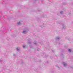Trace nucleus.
I'll return each instance as SVG.
<instances>
[{
	"label": "nucleus",
	"mask_w": 73,
	"mask_h": 73,
	"mask_svg": "<svg viewBox=\"0 0 73 73\" xmlns=\"http://www.w3.org/2000/svg\"><path fill=\"white\" fill-rule=\"evenodd\" d=\"M58 68H59V67H58Z\"/></svg>",
	"instance_id": "13"
},
{
	"label": "nucleus",
	"mask_w": 73,
	"mask_h": 73,
	"mask_svg": "<svg viewBox=\"0 0 73 73\" xmlns=\"http://www.w3.org/2000/svg\"><path fill=\"white\" fill-rule=\"evenodd\" d=\"M68 51H69V52H71V50L70 49H69L68 50Z\"/></svg>",
	"instance_id": "7"
},
{
	"label": "nucleus",
	"mask_w": 73,
	"mask_h": 73,
	"mask_svg": "<svg viewBox=\"0 0 73 73\" xmlns=\"http://www.w3.org/2000/svg\"><path fill=\"white\" fill-rule=\"evenodd\" d=\"M34 44H36V42Z\"/></svg>",
	"instance_id": "12"
},
{
	"label": "nucleus",
	"mask_w": 73,
	"mask_h": 73,
	"mask_svg": "<svg viewBox=\"0 0 73 73\" xmlns=\"http://www.w3.org/2000/svg\"><path fill=\"white\" fill-rule=\"evenodd\" d=\"M17 24L19 25H20V24H21V23L19 22L17 23Z\"/></svg>",
	"instance_id": "3"
},
{
	"label": "nucleus",
	"mask_w": 73,
	"mask_h": 73,
	"mask_svg": "<svg viewBox=\"0 0 73 73\" xmlns=\"http://www.w3.org/2000/svg\"><path fill=\"white\" fill-rule=\"evenodd\" d=\"M13 56H16V55L15 54H13Z\"/></svg>",
	"instance_id": "10"
},
{
	"label": "nucleus",
	"mask_w": 73,
	"mask_h": 73,
	"mask_svg": "<svg viewBox=\"0 0 73 73\" xmlns=\"http://www.w3.org/2000/svg\"><path fill=\"white\" fill-rule=\"evenodd\" d=\"M16 49L17 51H19V48L17 47Z\"/></svg>",
	"instance_id": "5"
},
{
	"label": "nucleus",
	"mask_w": 73,
	"mask_h": 73,
	"mask_svg": "<svg viewBox=\"0 0 73 73\" xmlns=\"http://www.w3.org/2000/svg\"><path fill=\"white\" fill-rule=\"evenodd\" d=\"M25 45H23V48H25Z\"/></svg>",
	"instance_id": "6"
},
{
	"label": "nucleus",
	"mask_w": 73,
	"mask_h": 73,
	"mask_svg": "<svg viewBox=\"0 0 73 73\" xmlns=\"http://www.w3.org/2000/svg\"><path fill=\"white\" fill-rule=\"evenodd\" d=\"M63 64L64 65V66L65 67L66 66V65H67V64H66V63H65V62H63Z\"/></svg>",
	"instance_id": "2"
},
{
	"label": "nucleus",
	"mask_w": 73,
	"mask_h": 73,
	"mask_svg": "<svg viewBox=\"0 0 73 73\" xmlns=\"http://www.w3.org/2000/svg\"><path fill=\"white\" fill-rule=\"evenodd\" d=\"M63 28H65V26H63Z\"/></svg>",
	"instance_id": "9"
},
{
	"label": "nucleus",
	"mask_w": 73,
	"mask_h": 73,
	"mask_svg": "<svg viewBox=\"0 0 73 73\" xmlns=\"http://www.w3.org/2000/svg\"><path fill=\"white\" fill-rule=\"evenodd\" d=\"M60 39V38L59 37H57L56 38V40H59Z\"/></svg>",
	"instance_id": "4"
},
{
	"label": "nucleus",
	"mask_w": 73,
	"mask_h": 73,
	"mask_svg": "<svg viewBox=\"0 0 73 73\" xmlns=\"http://www.w3.org/2000/svg\"><path fill=\"white\" fill-rule=\"evenodd\" d=\"M60 13L61 14H62V13H63V11H62L60 12Z\"/></svg>",
	"instance_id": "8"
},
{
	"label": "nucleus",
	"mask_w": 73,
	"mask_h": 73,
	"mask_svg": "<svg viewBox=\"0 0 73 73\" xmlns=\"http://www.w3.org/2000/svg\"><path fill=\"white\" fill-rule=\"evenodd\" d=\"M42 28H43V27H44V26H40Z\"/></svg>",
	"instance_id": "11"
},
{
	"label": "nucleus",
	"mask_w": 73,
	"mask_h": 73,
	"mask_svg": "<svg viewBox=\"0 0 73 73\" xmlns=\"http://www.w3.org/2000/svg\"><path fill=\"white\" fill-rule=\"evenodd\" d=\"M23 33L24 34H26V33H27V30H25L23 31Z\"/></svg>",
	"instance_id": "1"
}]
</instances>
